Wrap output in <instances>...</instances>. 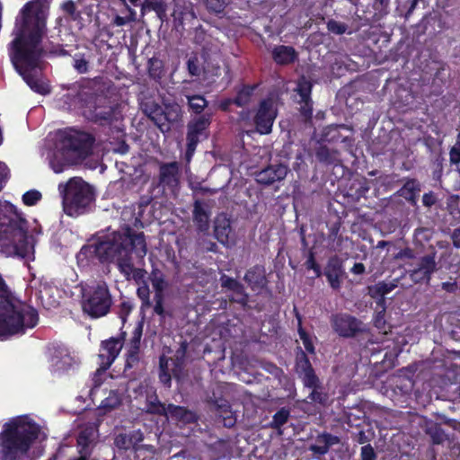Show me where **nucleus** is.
I'll return each mask as SVG.
<instances>
[{
    "label": "nucleus",
    "instance_id": "1",
    "mask_svg": "<svg viewBox=\"0 0 460 460\" xmlns=\"http://www.w3.org/2000/svg\"><path fill=\"white\" fill-rule=\"evenodd\" d=\"M46 20L40 3H26L15 19L13 30L14 38L8 46L15 70L33 92L41 95L49 94L51 91L49 84L37 75L45 54L41 43L47 30Z\"/></svg>",
    "mask_w": 460,
    "mask_h": 460
},
{
    "label": "nucleus",
    "instance_id": "2",
    "mask_svg": "<svg viewBox=\"0 0 460 460\" xmlns=\"http://www.w3.org/2000/svg\"><path fill=\"white\" fill-rule=\"evenodd\" d=\"M143 258L146 254L144 233L135 234L130 227L124 232H114L99 239L95 243L84 245L78 257L96 259L102 264L115 263L120 273L128 274L132 252Z\"/></svg>",
    "mask_w": 460,
    "mask_h": 460
},
{
    "label": "nucleus",
    "instance_id": "3",
    "mask_svg": "<svg viewBox=\"0 0 460 460\" xmlns=\"http://www.w3.org/2000/svg\"><path fill=\"white\" fill-rule=\"evenodd\" d=\"M33 421L20 419L5 423L0 432V459L20 460L25 457L40 434Z\"/></svg>",
    "mask_w": 460,
    "mask_h": 460
},
{
    "label": "nucleus",
    "instance_id": "4",
    "mask_svg": "<svg viewBox=\"0 0 460 460\" xmlns=\"http://www.w3.org/2000/svg\"><path fill=\"white\" fill-rule=\"evenodd\" d=\"M11 296V290L0 273V337L4 338L24 333L25 329L35 327L39 322L35 309L16 306Z\"/></svg>",
    "mask_w": 460,
    "mask_h": 460
},
{
    "label": "nucleus",
    "instance_id": "5",
    "mask_svg": "<svg viewBox=\"0 0 460 460\" xmlns=\"http://www.w3.org/2000/svg\"><path fill=\"white\" fill-rule=\"evenodd\" d=\"M94 137L87 132L67 128L58 133V149L64 159L77 164L87 158L93 150Z\"/></svg>",
    "mask_w": 460,
    "mask_h": 460
},
{
    "label": "nucleus",
    "instance_id": "6",
    "mask_svg": "<svg viewBox=\"0 0 460 460\" xmlns=\"http://www.w3.org/2000/svg\"><path fill=\"white\" fill-rule=\"evenodd\" d=\"M94 201L92 187L82 179H70L63 191V209L69 217H78L88 213Z\"/></svg>",
    "mask_w": 460,
    "mask_h": 460
},
{
    "label": "nucleus",
    "instance_id": "7",
    "mask_svg": "<svg viewBox=\"0 0 460 460\" xmlns=\"http://www.w3.org/2000/svg\"><path fill=\"white\" fill-rule=\"evenodd\" d=\"M1 245L11 246L14 254L25 257L29 252L28 222L21 216L0 223Z\"/></svg>",
    "mask_w": 460,
    "mask_h": 460
},
{
    "label": "nucleus",
    "instance_id": "8",
    "mask_svg": "<svg viewBox=\"0 0 460 460\" xmlns=\"http://www.w3.org/2000/svg\"><path fill=\"white\" fill-rule=\"evenodd\" d=\"M112 303V296L105 281L97 282L83 290L82 309L91 318L108 314Z\"/></svg>",
    "mask_w": 460,
    "mask_h": 460
},
{
    "label": "nucleus",
    "instance_id": "9",
    "mask_svg": "<svg viewBox=\"0 0 460 460\" xmlns=\"http://www.w3.org/2000/svg\"><path fill=\"white\" fill-rule=\"evenodd\" d=\"M212 123V113L206 112L201 116L191 118L186 126L185 160L190 163L196 152L198 145L209 137Z\"/></svg>",
    "mask_w": 460,
    "mask_h": 460
},
{
    "label": "nucleus",
    "instance_id": "10",
    "mask_svg": "<svg viewBox=\"0 0 460 460\" xmlns=\"http://www.w3.org/2000/svg\"><path fill=\"white\" fill-rule=\"evenodd\" d=\"M227 395L226 386L217 384L208 391L206 402L217 412L218 417L222 418L224 427L232 428L236 423V418L232 411Z\"/></svg>",
    "mask_w": 460,
    "mask_h": 460
},
{
    "label": "nucleus",
    "instance_id": "11",
    "mask_svg": "<svg viewBox=\"0 0 460 460\" xmlns=\"http://www.w3.org/2000/svg\"><path fill=\"white\" fill-rule=\"evenodd\" d=\"M330 324L333 332L344 339L355 338L360 334L369 332L367 324L348 313L332 314L330 317Z\"/></svg>",
    "mask_w": 460,
    "mask_h": 460
},
{
    "label": "nucleus",
    "instance_id": "12",
    "mask_svg": "<svg viewBox=\"0 0 460 460\" xmlns=\"http://www.w3.org/2000/svg\"><path fill=\"white\" fill-rule=\"evenodd\" d=\"M409 278L415 284L429 283L433 273L437 270L436 253L432 252L406 263Z\"/></svg>",
    "mask_w": 460,
    "mask_h": 460
},
{
    "label": "nucleus",
    "instance_id": "13",
    "mask_svg": "<svg viewBox=\"0 0 460 460\" xmlns=\"http://www.w3.org/2000/svg\"><path fill=\"white\" fill-rule=\"evenodd\" d=\"M276 117L273 101L270 98L261 100L253 118L256 130L261 135L270 134Z\"/></svg>",
    "mask_w": 460,
    "mask_h": 460
},
{
    "label": "nucleus",
    "instance_id": "14",
    "mask_svg": "<svg viewBox=\"0 0 460 460\" xmlns=\"http://www.w3.org/2000/svg\"><path fill=\"white\" fill-rule=\"evenodd\" d=\"M122 349V341L119 338L111 337L102 341L100 345L99 367L97 373L102 374L108 370L115 361Z\"/></svg>",
    "mask_w": 460,
    "mask_h": 460
},
{
    "label": "nucleus",
    "instance_id": "15",
    "mask_svg": "<svg viewBox=\"0 0 460 460\" xmlns=\"http://www.w3.org/2000/svg\"><path fill=\"white\" fill-rule=\"evenodd\" d=\"M298 376L302 380L304 386L311 389L308 399L313 402L325 405L328 401V394L323 391L324 388L314 369L302 372L298 374Z\"/></svg>",
    "mask_w": 460,
    "mask_h": 460
},
{
    "label": "nucleus",
    "instance_id": "16",
    "mask_svg": "<svg viewBox=\"0 0 460 460\" xmlns=\"http://www.w3.org/2000/svg\"><path fill=\"white\" fill-rule=\"evenodd\" d=\"M323 275L325 276L332 290H340L346 277L342 260L338 255L331 256L323 270Z\"/></svg>",
    "mask_w": 460,
    "mask_h": 460
},
{
    "label": "nucleus",
    "instance_id": "17",
    "mask_svg": "<svg viewBox=\"0 0 460 460\" xmlns=\"http://www.w3.org/2000/svg\"><path fill=\"white\" fill-rule=\"evenodd\" d=\"M139 389H145V407L143 412L149 415H156L160 417L166 416L167 404L161 402L156 393V389L153 386L140 385Z\"/></svg>",
    "mask_w": 460,
    "mask_h": 460
},
{
    "label": "nucleus",
    "instance_id": "18",
    "mask_svg": "<svg viewBox=\"0 0 460 460\" xmlns=\"http://www.w3.org/2000/svg\"><path fill=\"white\" fill-rule=\"evenodd\" d=\"M181 369V363L177 360H172L171 358L162 355L159 358V381L165 387H171L172 376L175 378L180 377Z\"/></svg>",
    "mask_w": 460,
    "mask_h": 460
},
{
    "label": "nucleus",
    "instance_id": "19",
    "mask_svg": "<svg viewBox=\"0 0 460 460\" xmlns=\"http://www.w3.org/2000/svg\"><path fill=\"white\" fill-rule=\"evenodd\" d=\"M288 172V167L283 164H271L257 173L256 181L259 184L269 186L284 180Z\"/></svg>",
    "mask_w": 460,
    "mask_h": 460
},
{
    "label": "nucleus",
    "instance_id": "20",
    "mask_svg": "<svg viewBox=\"0 0 460 460\" xmlns=\"http://www.w3.org/2000/svg\"><path fill=\"white\" fill-rule=\"evenodd\" d=\"M180 167L177 162L162 163L159 166L158 185L172 189L179 183Z\"/></svg>",
    "mask_w": 460,
    "mask_h": 460
},
{
    "label": "nucleus",
    "instance_id": "21",
    "mask_svg": "<svg viewBox=\"0 0 460 460\" xmlns=\"http://www.w3.org/2000/svg\"><path fill=\"white\" fill-rule=\"evenodd\" d=\"M183 112L181 107L176 102L164 104V117L161 132L167 133L172 128L182 121Z\"/></svg>",
    "mask_w": 460,
    "mask_h": 460
},
{
    "label": "nucleus",
    "instance_id": "22",
    "mask_svg": "<svg viewBox=\"0 0 460 460\" xmlns=\"http://www.w3.org/2000/svg\"><path fill=\"white\" fill-rule=\"evenodd\" d=\"M209 217L210 211L208 206L202 200H195L193 204L192 219L198 232L206 233L208 231Z\"/></svg>",
    "mask_w": 460,
    "mask_h": 460
},
{
    "label": "nucleus",
    "instance_id": "23",
    "mask_svg": "<svg viewBox=\"0 0 460 460\" xmlns=\"http://www.w3.org/2000/svg\"><path fill=\"white\" fill-rule=\"evenodd\" d=\"M88 112V119L102 126L111 125L117 120V110L112 106H94Z\"/></svg>",
    "mask_w": 460,
    "mask_h": 460
},
{
    "label": "nucleus",
    "instance_id": "24",
    "mask_svg": "<svg viewBox=\"0 0 460 460\" xmlns=\"http://www.w3.org/2000/svg\"><path fill=\"white\" fill-rule=\"evenodd\" d=\"M340 438L328 432H323L315 438V444L309 447L314 455L324 456L331 447L340 443Z\"/></svg>",
    "mask_w": 460,
    "mask_h": 460
},
{
    "label": "nucleus",
    "instance_id": "25",
    "mask_svg": "<svg viewBox=\"0 0 460 460\" xmlns=\"http://www.w3.org/2000/svg\"><path fill=\"white\" fill-rule=\"evenodd\" d=\"M166 411V416H164L166 419L171 418L173 420L185 424H190L196 421L195 413L184 406L169 403L167 404Z\"/></svg>",
    "mask_w": 460,
    "mask_h": 460
},
{
    "label": "nucleus",
    "instance_id": "26",
    "mask_svg": "<svg viewBox=\"0 0 460 460\" xmlns=\"http://www.w3.org/2000/svg\"><path fill=\"white\" fill-rule=\"evenodd\" d=\"M272 59L280 66L293 64L297 59V53L291 46L279 45L271 51Z\"/></svg>",
    "mask_w": 460,
    "mask_h": 460
},
{
    "label": "nucleus",
    "instance_id": "27",
    "mask_svg": "<svg viewBox=\"0 0 460 460\" xmlns=\"http://www.w3.org/2000/svg\"><path fill=\"white\" fill-rule=\"evenodd\" d=\"M187 69L190 75L192 76H199L201 71L209 75H220V66L218 65L210 66V64L206 60L203 64L202 67L199 66V61L197 56H191L187 61Z\"/></svg>",
    "mask_w": 460,
    "mask_h": 460
},
{
    "label": "nucleus",
    "instance_id": "28",
    "mask_svg": "<svg viewBox=\"0 0 460 460\" xmlns=\"http://www.w3.org/2000/svg\"><path fill=\"white\" fill-rule=\"evenodd\" d=\"M316 160L325 166H338L341 164L340 152L325 145H320L315 149Z\"/></svg>",
    "mask_w": 460,
    "mask_h": 460
},
{
    "label": "nucleus",
    "instance_id": "29",
    "mask_svg": "<svg viewBox=\"0 0 460 460\" xmlns=\"http://www.w3.org/2000/svg\"><path fill=\"white\" fill-rule=\"evenodd\" d=\"M232 232L231 221L226 216L217 217L214 222V236L223 245L229 243Z\"/></svg>",
    "mask_w": 460,
    "mask_h": 460
},
{
    "label": "nucleus",
    "instance_id": "30",
    "mask_svg": "<svg viewBox=\"0 0 460 460\" xmlns=\"http://www.w3.org/2000/svg\"><path fill=\"white\" fill-rule=\"evenodd\" d=\"M243 279L252 290L263 288L266 284L264 268L259 265L250 268L246 271Z\"/></svg>",
    "mask_w": 460,
    "mask_h": 460
},
{
    "label": "nucleus",
    "instance_id": "31",
    "mask_svg": "<svg viewBox=\"0 0 460 460\" xmlns=\"http://www.w3.org/2000/svg\"><path fill=\"white\" fill-rule=\"evenodd\" d=\"M143 112L161 130L164 117V106L155 101H147L142 104Z\"/></svg>",
    "mask_w": 460,
    "mask_h": 460
},
{
    "label": "nucleus",
    "instance_id": "32",
    "mask_svg": "<svg viewBox=\"0 0 460 460\" xmlns=\"http://www.w3.org/2000/svg\"><path fill=\"white\" fill-rule=\"evenodd\" d=\"M420 191V184L415 179L407 180L402 187L397 191L400 197L404 198L411 205H415L418 193Z\"/></svg>",
    "mask_w": 460,
    "mask_h": 460
},
{
    "label": "nucleus",
    "instance_id": "33",
    "mask_svg": "<svg viewBox=\"0 0 460 460\" xmlns=\"http://www.w3.org/2000/svg\"><path fill=\"white\" fill-rule=\"evenodd\" d=\"M397 279H394L393 282L379 281L368 288V293L371 297L379 299L384 303L385 295L392 292L397 287Z\"/></svg>",
    "mask_w": 460,
    "mask_h": 460
},
{
    "label": "nucleus",
    "instance_id": "34",
    "mask_svg": "<svg viewBox=\"0 0 460 460\" xmlns=\"http://www.w3.org/2000/svg\"><path fill=\"white\" fill-rule=\"evenodd\" d=\"M425 433L430 438L434 445H440L447 438L441 424L432 420L426 422Z\"/></svg>",
    "mask_w": 460,
    "mask_h": 460
},
{
    "label": "nucleus",
    "instance_id": "35",
    "mask_svg": "<svg viewBox=\"0 0 460 460\" xmlns=\"http://www.w3.org/2000/svg\"><path fill=\"white\" fill-rule=\"evenodd\" d=\"M257 86V84H243L236 90V95L233 98L234 104L240 108L249 104Z\"/></svg>",
    "mask_w": 460,
    "mask_h": 460
},
{
    "label": "nucleus",
    "instance_id": "36",
    "mask_svg": "<svg viewBox=\"0 0 460 460\" xmlns=\"http://www.w3.org/2000/svg\"><path fill=\"white\" fill-rule=\"evenodd\" d=\"M146 11H154L157 17L164 21L166 17L167 5L164 0H144L141 4V13L144 15Z\"/></svg>",
    "mask_w": 460,
    "mask_h": 460
},
{
    "label": "nucleus",
    "instance_id": "37",
    "mask_svg": "<svg viewBox=\"0 0 460 460\" xmlns=\"http://www.w3.org/2000/svg\"><path fill=\"white\" fill-rule=\"evenodd\" d=\"M186 99L190 112L194 113L196 116H201L205 113L204 111L208 107V102L203 95H186Z\"/></svg>",
    "mask_w": 460,
    "mask_h": 460
},
{
    "label": "nucleus",
    "instance_id": "38",
    "mask_svg": "<svg viewBox=\"0 0 460 460\" xmlns=\"http://www.w3.org/2000/svg\"><path fill=\"white\" fill-rule=\"evenodd\" d=\"M120 5H122L125 9L127 14L125 16L115 15L112 19V25L117 27H122L131 22L136 20L137 13L136 11L127 3V0H117Z\"/></svg>",
    "mask_w": 460,
    "mask_h": 460
},
{
    "label": "nucleus",
    "instance_id": "39",
    "mask_svg": "<svg viewBox=\"0 0 460 460\" xmlns=\"http://www.w3.org/2000/svg\"><path fill=\"white\" fill-rule=\"evenodd\" d=\"M340 226H332L328 234V247L333 252H341L342 249L343 236L340 234Z\"/></svg>",
    "mask_w": 460,
    "mask_h": 460
},
{
    "label": "nucleus",
    "instance_id": "40",
    "mask_svg": "<svg viewBox=\"0 0 460 460\" xmlns=\"http://www.w3.org/2000/svg\"><path fill=\"white\" fill-rule=\"evenodd\" d=\"M147 71L150 78L159 81L164 75V62L157 58H151L148 60Z\"/></svg>",
    "mask_w": 460,
    "mask_h": 460
},
{
    "label": "nucleus",
    "instance_id": "41",
    "mask_svg": "<svg viewBox=\"0 0 460 460\" xmlns=\"http://www.w3.org/2000/svg\"><path fill=\"white\" fill-rule=\"evenodd\" d=\"M313 368L314 367L305 351L298 347L296 355V370L297 375Z\"/></svg>",
    "mask_w": 460,
    "mask_h": 460
},
{
    "label": "nucleus",
    "instance_id": "42",
    "mask_svg": "<svg viewBox=\"0 0 460 460\" xmlns=\"http://www.w3.org/2000/svg\"><path fill=\"white\" fill-rule=\"evenodd\" d=\"M315 256L316 252L314 251V248L312 247L308 249L306 260L304 263V266L307 270H312L314 272L315 278H320L323 275V270L320 264L316 261Z\"/></svg>",
    "mask_w": 460,
    "mask_h": 460
},
{
    "label": "nucleus",
    "instance_id": "43",
    "mask_svg": "<svg viewBox=\"0 0 460 460\" xmlns=\"http://www.w3.org/2000/svg\"><path fill=\"white\" fill-rule=\"evenodd\" d=\"M290 417V411L287 407L280 408L273 416L270 423V428L280 429L286 424Z\"/></svg>",
    "mask_w": 460,
    "mask_h": 460
},
{
    "label": "nucleus",
    "instance_id": "44",
    "mask_svg": "<svg viewBox=\"0 0 460 460\" xmlns=\"http://www.w3.org/2000/svg\"><path fill=\"white\" fill-rule=\"evenodd\" d=\"M297 319H298L297 332H298L299 338L301 339L303 345L305 347V353L307 352L309 354L314 355L315 348H314L313 340H312L311 336L309 335V333L302 327L301 318H300V315H298V314H297Z\"/></svg>",
    "mask_w": 460,
    "mask_h": 460
},
{
    "label": "nucleus",
    "instance_id": "45",
    "mask_svg": "<svg viewBox=\"0 0 460 460\" xmlns=\"http://www.w3.org/2000/svg\"><path fill=\"white\" fill-rule=\"evenodd\" d=\"M149 279L155 289V294L164 295V291L166 288V282L163 273L158 270H155L151 272Z\"/></svg>",
    "mask_w": 460,
    "mask_h": 460
},
{
    "label": "nucleus",
    "instance_id": "46",
    "mask_svg": "<svg viewBox=\"0 0 460 460\" xmlns=\"http://www.w3.org/2000/svg\"><path fill=\"white\" fill-rule=\"evenodd\" d=\"M312 88L313 84L304 76L298 80L296 91L300 96V101L311 99Z\"/></svg>",
    "mask_w": 460,
    "mask_h": 460
},
{
    "label": "nucleus",
    "instance_id": "47",
    "mask_svg": "<svg viewBox=\"0 0 460 460\" xmlns=\"http://www.w3.org/2000/svg\"><path fill=\"white\" fill-rule=\"evenodd\" d=\"M127 280L134 279L137 284L139 282H142V284L145 281V277L146 274V271L143 269L135 268L133 263L132 257L130 258V270L128 271V274L121 273Z\"/></svg>",
    "mask_w": 460,
    "mask_h": 460
},
{
    "label": "nucleus",
    "instance_id": "48",
    "mask_svg": "<svg viewBox=\"0 0 460 460\" xmlns=\"http://www.w3.org/2000/svg\"><path fill=\"white\" fill-rule=\"evenodd\" d=\"M137 295L138 298L141 300L142 309L149 308L151 306L152 303L150 300V290L146 281H144V283L137 288Z\"/></svg>",
    "mask_w": 460,
    "mask_h": 460
},
{
    "label": "nucleus",
    "instance_id": "49",
    "mask_svg": "<svg viewBox=\"0 0 460 460\" xmlns=\"http://www.w3.org/2000/svg\"><path fill=\"white\" fill-rule=\"evenodd\" d=\"M342 126L332 125L327 127L323 134V138L327 142H342L341 136L339 132V128Z\"/></svg>",
    "mask_w": 460,
    "mask_h": 460
},
{
    "label": "nucleus",
    "instance_id": "50",
    "mask_svg": "<svg viewBox=\"0 0 460 460\" xmlns=\"http://www.w3.org/2000/svg\"><path fill=\"white\" fill-rule=\"evenodd\" d=\"M143 332L142 324H138L132 332V337L129 341V348L128 350L139 351L140 349V341Z\"/></svg>",
    "mask_w": 460,
    "mask_h": 460
},
{
    "label": "nucleus",
    "instance_id": "51",
    "mask_svg": "<svg viewBox=\"0 0 460 460\" xmlns=\"http://www.w3.org/2000/svg\"><path fill=\"white\" fill-rule=\"evenodd\" d=\"M231 302L237 303L242 306H245L249 301V296L245 292L243 286L233 292V295L228 297Z\"/></svg>",
    "mask_w": 460,
    "mask_h": 460
},
{
    "label": "nucleus",
    "instance_id": "52",
    "mask_svg": "<svg viewBox=\"0 0 460 460\" xmlns=\"http://www.w3.org/2000/svg\"><path fill=\"white\" fill-rule=\"evenodd\" d=\"M42 198L41 193L37 190H31L22 195V202L26 206L36 205Z\"/></svg>",
    "mask_w": 460,
    "mask_h": 460
},
{
    "label": "nucleus",
    "instance_id": "53",
    "mask_svg": "<svg viewBox=\"0 0 460 460\" xmlns=\"http://www.w3.org/2000/svg\"><path fill=\"white\" fill-rule=\"evenodd\" d=\"M221 281V287L224 288H226L227 290H230L232 292H234L236 289L243 286L241 282H239L237 279L228 277L226 275H223L220 278Z\"/></svg>",
    "mask_w": 460,
    "mask_h": 460
},
{
    "label": "nucleus",
    "instance_id": "54",
    "mask_svg": "<svg viewBox=\"0 0 460 460\" xmlns=\"http://www.w3.org/2000/svg\"><path fill=\"white\" fill-rule=\"evenodd\" d=\"M63 11L68 14L74 21L81 18V11L77 10L75 4L68 0L62 4Z\"/></svg>",
    "mask_w": 460,
    "mask_h": 460
},
{
    "label": "nucleus",
    "instance_id": "55",
    "mask_svg": "<svg viewBox=\"0 0 460 460\" xmlns=\"http://www.w3.org/2000/svg\"><path fill=\"white\" fill-rule=\"evenodd\" d=\"M114 445L116 447H118L119 450H128L131 447L130 438L128 434L125 433H119L116 436L114 439Z\"/></svg>",
    "mask_w": 460,
    "mask_h": 460
},
{
    "label": "nucleus",
    "instance_id": "56",
    "mask_svg": "<svg viewBox=\"0 0 460 460\" xmlns=\"http://www.w3.org/2000/svg\"><path fill=\"white\" fill-rule=\"evenodd\" d=\"M261 368L266 371L267 373L273 376L275 378H280L281 376L284 374L282 368L278 367L276 364L269 361H263L261 362Z\"/></svg>",
    "mask_w": 460,
    "mask_h": 460
},
{
    "label": "nucleus",
    "instance_id": "57",
    "mask_svg": "<svg viewBox=\"0 0 460 460\" xmlns=\"http://www.w3.org/2000/svg\"><path fill=\"white\" fill-rule=\"evenodd\" d=\"M139 351L128 350L125 371L136 367L139 364Z\"/></svg>",
    "mask_w": 460,
    "mask_h": 460
},
{
    "label": "nucleus",
    "instance_id": "58",
    "mask_svg": "<svg viewBox=\"0 0 460 460\" xmlns=\"http://www.w3.org/2000/svg\"><path fill=\"white\" fill-rule=\"evenodd\" d=\"M205 4L208 11L220 13L225 9L226 0H205Z\"/></svg>",
    "mask_w": 460,
    "mask_h": 460
},
{
    "label": "nucleus",
    "instance_id": "59",
    "mask_svg": "<svg viewBox=\"0 0 460 460\" xmlns=\"http://www.w3.org/2000/svg\"><path fill=\"white\" fill-rule=\"evenodd\" d=\"M300 113L305 120L311 119L313 116V101L312 98L309 100L300 101Z\"/></svg>",
    "mask_w": 460,
    "mask_h": 460
},
{
    "label": "nucleus",
    "instance_id": "60",
    "mask_svg": "<svg viewBox=\"0 0 460 460\" xmlns=\"http://www.w3.org/2000/svg\"><path fill=\"white\" fill-rule=\"evenodd\" d=\"M154 300V313L164 319L167 314L164 308V295L155 294Z\"/></svg>",
    "mask_w": 460,
    "mask_h": 460
},
{
    "label": "nucleus",
    "instance_id": "61",
    "mask_svg": "<svg viewBox=\"0 0 460 460\" xmlns=\"http://www.w3.org/2000/svg\"><path fill=\"white\" fill-rule=\"evenodd\" d=\"M327 29L329 31L335 33L337 35H341L346 31V25L342 22H337L335 20H330L327 22Z\"/></svg>",
    "mask_w": 460,
    "mask_h": 460
},
{
    "label": "nucleus",
    "instance_id": "62",
    "mask_svg": "<svg viewBox=\"0 0 460 460\" xmlns=\"http://www.w3.org/2000/svg\"><path fill=\"white\" fill-rule=\"evenodd\" d=\"M73 66L77 71V73L85 74L88 72L89 62L84 57L75 58L74 59Z\"/></svg>",
    "mask_w": 460,
    "mask_h": 460
},
{
    "label": "nucleus",
    "instance_id": "63",
    "mask_svg": "<svg viewBox=\"0 0 460 460\" xmlns=\"http://www.w3.org/2000/svg\"><path fill=\"white\" fill-rule=\"evenodd\" d=\"M361 460H376V454L370 444L363 446L360 451Z\"/></svg>",
    "mask_w": 460,
    "mask_h": 460
},
{
    "label": "nucleus",
    "instance_id": "64",
    "mask_svg": "<svg viewBox=\"0 0 460 460\" xmlns=\"http://www.w3.org/2000/svg\"><path fill=\"white\" fill-rule=\"evenodd\" d=\"M128 436L130 438L131 447L134 449V451L137 452L138 450L137 445H138V443L143 441L144 435L139 429H137V430H133L130 434H128Z\"/></svg>",
    "mask_w": 460,
    "mask_h": 460
}]
</instances>
